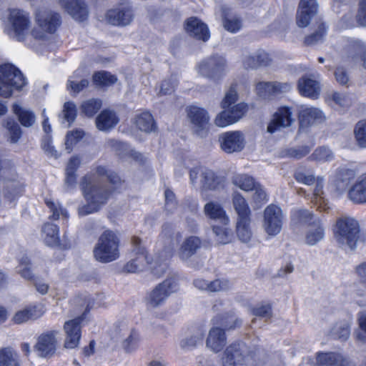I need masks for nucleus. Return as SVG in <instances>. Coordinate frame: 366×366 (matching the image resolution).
I'll return each instance as SVG.
<instances>
[{
  "label": "nucleus",
  "instance_id": "f257e3e1",
  "mask_svg": "<svg viewBox=\"0 0 366 366\" xmlns=\"http://www.w3.org/2000/svg\"><path fill=\"white\" fill-rule=\"evenodd\" d=\"M35 21L36 26L31 31L32 37L40 44L49 46L54 33L61 24L60 15L56 12L41 9L36 12Z\"/></svg>",
  "mask_w": 366,
  "mask_h": 366
},
{
  "label": "nucleus",
  "instance_id": "f03ea898",
  "mask_svg": "<svg viewBox=\"0 0 366 366\" xmlns=\"http://www.w3.org/2000/svg\"><path fill=\"white\" fill-rule=\"evenodd\" d=\"M359 234V223L355 218L342 216L337 219L334 227V238L342 249L354 250L357 247Z\"/></svg>",
  "mask_w": 366,
  "mask_h": 366
},
{
  "label": "nucleus",
  "instance_id": "7ed1b4c3",
  "mask_svg": "<svg viewBox=\"0 0 366 366\" xmlns=\"http://www.w3.org/2000/svg\"><path fill=\"white\" fill-rule=\"evenodd\" d=\"M119 246L117 235L111 230H106L100 235L94 247V258L102 263L114 261L119 257Z\"/></svg>",
  "mask_w": 366,
  "mask_h": 366
},
{
  "label": "nucleus",
  "instance_id": "20e7f679",
  "mask_svg": "<svg viewBox=\"0 0 366 366\" xmlns=\"http://www.w3.org/2000/svg\"><path fill=\"white\" fill-rule=\"evenodd\" d=\"M26 84L18 68L11 64L0 65V97L9 98L14 90L21 89Z\"/></svg>",
  "mask_w": 366,
  "mask_h": 366
},
{
  "label": "nucleus",
  "instance_id": "39448f33",
  "mask_svg": "<svg viewBox=\"0 0 366 366\" xmlns=\"http://www.w3.org/2000/svg\"><path fill=\"white\" fill-rule=\"evenodd\" d=\"M31 25L29 14L20 9H11L6 28L7 34L19 41H24Z\"/></svg>",
  "mask_w": 366,
  "mask_h": 366
},
{
  "label": "nucleus",
  "instance_id": "423d86ee",
  "mask_svg": "<svg viewBox=\"0 0 366 366\" xmlns=\"http://www.w3.org/2000/svg\"><path fill=\"white\" fill-rule=\"evenodd\" d=\"M80 185L86 201L94 204L99 209L107 202L111 194L108 189L99 185L95 174L85 175Z\"/></svg>",
  "mask_w": 366,
  "mask_h": 366
},
{
  "label": "nucleus",
  "instance_id": "0eeeda50",
  "mask_svg": "<svg viewBox=\"0 0 366 366\" xmlns=\"http://www.w3.org/2000/svg\"><path fill=\"white\" fill-rule=\"evenodd\" d=\"M178 280L170 277L159 283L147 295V305L150 308H157L163 305L167 298L179 290Z\"/></svg>",
  "mask_w": 366,
  "mask_h": 366
},
{
  "label": "nucleus",
  "instance_id": "6e6552de",
  "mask_svg": "<svg viewBox=\"0 0 366 366\" xmlns=\"http://www.w3.org/2000/svg\"><path fill=\"white\" fill-rule=\"evenodd\" d=\"M133 257L123 267V271L127 273L140 272L145 269L149 264L150 259L144 247L141 246V239L138 237L132 238Z\"/></svg>",
  "mask_w": 366,
  "mask_h": 366
},
{
  "label": "nucleus",
  "instance_id": "1a4fd4ad",
  "mask_svg": "<svg viewBox=\"0 0 366 366\" xmlns=\"http://www.w3.org/2000/svg\"><path fill=\"white\" fill-rule=\"evenodd\" d=\"M283 212L282 209L275 204L268 205L263 212L262 227L269 236L278 234L283 225Z\"/></svg>",
  "mask_w": 366,
  "mask_h": 366
},
{
  "label": "nucleus",
  "instance_id": "9d476101",
  "mask_svg": "<svg viewBox=\"0 0 366 366\" xmlns=\"http://www.w3.org/2000/svg\"><path fill=\"white\" fill-rule=\"evenodd\" d=\"M227 69V62L223 56L214 55L203 60L198 66V73L205 77L219 79Z\"/></svg>",
  "mask_w": 366,
  "mask_h": 366
},
{
  "label": "nucleus",
  "instance_id": "9b49d317",
  "mask_svg": "<svg viewBox=\"0 0 366 366\" xmlns=\"http://www.w3.org/2000/svg\"><path fill=\"white\" fill-rule=\"evenodd\" d=\"M187 112L193 131L202 137L206 136L210 124L208 112L204 109L194 105L189 107Z\"/></svg>",
  "mask_w": 366,
  "mask_h": 366
},
{
  "label": "nucleus",
  "instance_id": "f8f14e48",
  "mask_svg": "<svg viewBox=\"0 0 366 366\" xmlns=\"http://www.w3.org/2000/svg\"><path fill=\"white\" fill-rule=\"evenodd\" d=\"M221 149L227 154L241 152L245 146V137L239 131L224 132L219 137Z\"/></svg>",
  "mask_w": 366,
  "mask_h": 366
},
{
  "label": "nucleus",
  "instance_id": "ddd939ff",
  "mask_svg": "<svg viewBox=\"0 0 366 366\" xmlns=\"http://www.w3.org/2000/svg\"><path fill=\"white\" fill-rule=\"evenodd\" d=\"M56 3L75 21L82 22L89 17V9L84 0H56Z\"/></svg>",
  "mask_w": 366,
  "mask_h": 366
},
{
  "label": "nucleus",
  "instance_id": "4468645a",
  "mask_svg": "<svg viewBox=\"0 0 366 366\" xmlns=\"http://www.w3.org/2000/svg\"><path fill=\"white\" fill-rule=\"evenodd\" d=\"M134 17L132 7L129 5H119L107 11L105 20L114 26L129 25Z\"/></svg>",
  "mask_w": 366,
  "mask_h": 366
},
{
  "label": "nucleus",
  "instance_id": "2eb2a0df",
  "mask_svg": "<svg viewBox=\"0 0 366 366\" xmlns=\"http://www.w3.org/2000/svg\"><path fill=\"white\" fill-rule=\"evenodd\" d=\"M245 347L241 343H232L227 346L222 357L223 366H244Z\"/></svg>",
  "mask_w": 366,
  "mask_h": 366
},
{
  "label": "nucleus",
  "instance_id": "dca6fc26",
  "mask_svg": "<svg viewBox=\"0 0 366 366\" xmlns=\"http://www.w3.org/2000/svg\"><path fill=\"white\" fill-rule=\"evenodd\" d=\"M45 313V308L41 304H34L17 310L11 317V322L14 325H21L30 320H36Z\"/></svg>",
  "mask_w": 366,
  "mask_h": 366
},
{
  "label": "nucleus",
  "instance_id": "f3484780",
  "mask_svg": "<svg viewBox=\"0 0 366 366\" xmlns=\"http://www.w3.org/2000/svg\"><path fill=\"white\" fill-rule=\"evenodd\" d=\"M293 122L292 109L288 107H280L273 114L268 124L267 131L273 134L282 128L290 127Z\"/></svg>",
  "mask_w": 366,
  "mask_h": 366
},
{
  "label": "nucleus",
  "instance_id": "a211bd4d",
  "mask_svg": "<svg viewBox=\"0 0 366 366\" xmlns=\"http://www.w3.org/2000/svg\"><path fill=\"white\" fill-rule=\"evenodd\" d=\"M318 4L316 0H300L296 14V23L299 27H307L311 19L317 14Z\"/></svg>",
  "mask_w": 366,
  "mask_h": 366
},
{
  "label": "nucleus",
  "instance_id": "6ab92c4d",
  "mask_svg": "<svg viewBox=\"0 0 366 366\" xmlns=\"http://www.w3.org/2000/svg\"><path fill=\"white\" fill-rule=\"evenodd\" d=\"M82 317L66 321L64 325L66 335L64 347L68 349L76 347L81 338V322Z\"/></svg>",
  "mask_w": 366,
  "mask_h": 366
},
{
  "label": "nucleus",
  "instance_id": "aec40b11",
  "mask_svg": "<svg viewBox=\"0 0 366 366\" xmlns=\"http://www.w3.org/2000/svg\"><path fill=\"white\" fill-rule=\"evenodd\" d=\"M297 89L302 96L312 99H317L321 92L320 83L314 75L302 76L298 80Z\"/></svg>",
  "mask_w": 366,
  "mask_h": 366
},
{
  "label": "nucleus",
  "instance_id": "412c9836",
  "mask_svg": "<svg viewBox=\"0 0 366 366\" xmlns=\"http://www.w3.org/2000/svg\"><path fill=\"white\" fill-rule=\"evenodd\" d=\"M57 331H48L38 337L35 349L39 356L46 357L54 353L57 344Z\"/></svg>",
  "mask_w": 366,
  "mask_h": 366
},
{
  "label": "nucleus",
  "instance_id": "4be33fe9",
  "mask_svg": "<svg viewBox=\"0 0 366 366\" xmlns=\"http://www.w3.org/2000/svg\"><path fill=\"white\" fill-rule=\"evenodd\" d=\"M299 119L301 127H307L323 122L325 117L319 108L302 106L299 112Z\"/></svg>",
  "mask_w": 366,
  "mask_h": 366
},
{
  "label": "nucleus",
  "instance_id": "5701e85b",
  "mask_svg": "<svg viewBox=\"0 0 366 366\" xmlns=\"http://www.w3.org/2000/svg\"><path fill=\"white\" fill-rule=\"evenodd\" d=\"M292 89V85L287 82H259L256 85L257 94L264 99L281 93L287 92Z\"/></svg>",
  "mask_w": 366,
  "mask_h": 366
},
{
  "label": "nucleus",
  "instance_id": "b1692460",
  "mask_svg": "<svg viewBox=\"0 0 366 366\" xmlns=\"http://www.w3.org/2000/svg\"><path fill=\"white\" fill-rule=\"evenodd\" d=\"M226 344L227 336L224 330L219 326L212 327L208 332L206 347L214 353H218L223 350Z\"/></svg>",
  "mask_w": 366,
  "mask_h": 366
},
{
  "label": "nucleus",
  "instance_id": "393cba45",
  "mask_svg": "<svg viewBox=\"0 0 366 366\" xmlns=\"http://www.w3.org/2000/svg\"><path fill=\"white\" fill-rule=\"evenodd\" d=\"M170 248L163 249L155 254L154 259L150 260L152 274L157 277L164 274L169 269L168 262L172 257Z\"/></svg>",
  "mask_w": 366,
  "mask_h": 366
},
{
  "label": "nucleus",
  "instance_id": "a878e982",
  "mask_svg": "<svg viewBox=\"0 0 366 366\" xmlns=\"http://www.w3.org/2000/svg\"><path fill=\"white\" fill-rule=\"evenodd\" d=\"M194 285L199 290L209 292H224L232 288V283L226 279H216L212 281L197 279L194 281Z\"/></svg>",
  "mask_w": 366,
  "mask_h": 366
},
{
  "label": "nucleus",
  "instance_id": "bb28decb",
  "mask_svg": "<svg viewBox=\"0 0 366 366\" xmlns=\"http://www.w3.org/2000/svg\"><path fill=\"white\" fill-rule=\"evenodd\" d=\"M185 29L190 36L203 41H207L210 36L207 26L196 17L187 21Z\"/></svg>",
  "mask_w": 366,
  "mask_h": 366
},
{
  "label": "nucleus",
  "instance_id": "cd10ccee",
  "mask_svg": "<svg viewBox=\"0 0 366 366\" xmlns=\"http://www.w3.org/2000/svg\"><path fill=\"white\" fill-rule=\"evenodd\" d=\"M204 213L207 217L219 221L222 224L228 226L230 222L229 216L223 207L217 202H209L204 207Z\"/></svg>",
  "mask_w": 366,
  "mask_h": 366
},
{
  "label": "nucleus",
  "instance_id": "c85d7f7f",
  "mask_svg": "<svg viewBox=\"0 0 366 366\" xmlns=\"http://www.w3.org/2000/svg\"><path fill=\"white\" fill-rule=\"evenodd\" d=\"M271 62V59L267 53L259 50L254 53H247L243 56V64L246 68L257 69L261 66H267Z\"/></svg>",
  "mask_w": 366,
  "mask_h": 366
},
{
  "label": "nucleus",
  "instance_id": "c756f323",
  "mask_svg": "<svg viewBox=\"0 0 366 366\" xmlns=\"http://www.w3.org/2000/svg\"><path fill=\"white\" fill-rule=\"evenodd\" d=\"M348 198L354 203H366V174L357 178L348 192Z\"/></svg>",
  "mask_w": 366,
  "mask_h": 366
},
{
  "label": "nucleus",
  "instance_id": "7c9ffc66",
  "mask_svg": "<svg viewBox=\"0 0 366 366\" xmlns=\"http://www.w3.org/2000/svg\"><path fill=\"white\" fill-rule=\"evenodd\" d=\"M355 172L347 168H340L334 177V184L337 190L342 193L349 186L350 182L355 177Z\"/></svg>",
  "mask_w": 366,
  "mask_h": 366
},
{
  "label": "nucleus",
  "instance_id": "2f4dec72",
  "mask_svg": "<svg viewBox=\"0 0 366 366\" xmlns=\"http://www.w3.org/2000/svg\"><path fill=\"white\" fill-rule=\"evenodd\" d=\"M252 218L237 219L235 232L238 239L242 243H249L253 235L251 227Z\"/></svg>",
  "mask_w": 366,
  "mask_h": 366
},
{
  "label": "nucleus",
  "instance_id": "473e14b6",
  "mask_svg": "<svg viewBox=\"0 0 366 366\" xmlns=\"http://www.w3.org/2000/svg\"><path fill=\"white\" fill-rule=\"evenodd\" d=\"M202 241L196 236H191L187 238L182 244L179 256L183 260H187L192 255L196 254L197 250L201 247Z\"/></svg>",
  "mask_w": 366,
  "mask_h": 366
},
{
  "label": "nucleus",
  "instance_id": "72a5a7b5",
  "mask_svg": "<svg viewBox=\"0 0 366 366\" xmlns=\"http://www.w3.org/2000/svg\"><path fill=\"white\" fill-rule=\"evenodd\" d=\"M317 363L320 366H347V362L339 353L318 352L316 355Z\"/></svg>",
  "mask_w": 366,
  "mask_h": 366
},
{
  "label": "nucleus",
  "instance_id": "f704fd0d",
  "mask_svg": "<svg viewBox=\"0 0 366 366\" xmlns=\"http://www.w3.org/2000/svg\"><path fill=\"white\" fill-rule=\"evenodd\" d=\"M232 206L237 214V219L252 217V211L245 198L239 192H234L232 198Z\"/></svg>",
  "mask_w": 366,
  "mask_h": 366
},
{
  "label": "nucleus",
  "instance_id": "c9c22d12",
  "mask_svg": "<svg viewBox=\"0 0 366 366\" xmlns=\"http://www.w3.org/2000/svg\"><path fill=\"white\" fill-rule=\"evenodd\" d=\"M220 11L224 29L232 33L239 31L242 26L240 19L233 15L230 8L227 6H222Z\"/></svg>",
  "mask_w": 366,
  "mask_h": 366
},
{
  "label": "nucleus",
  "instance_id": "e433bc0d",
  "mask_svg": "<svg viewBox=\"0 0 366 366\" xmlns=\"http://www.w3.org/2000/svg\"><path fill=\"white\" fill-rule=\"evenodd\" d=\"M205 328L204 326H198L194 328L192 334L183 338L180 342V347L184 350H192L202 342L204 337Z\"/></svg>",
  "mask_w": 366,
  "mask_h": 366
},
{
  "label": "nucleus",
  "instance_id": "4c0bfd02",
  "mask_svg": "<svg viewBox=\"0 0 366 366\" xmlns=\"http://www.w3.org/2000/svg\"><path fill=\"white\" fill-rule=\"evenodd\" d=\"M41 238L48 246H58L60 242L58 226L49 222L45 223L41 229Z\"/></svg>",
  "mask_w": 366,
  "mask_h": 366
},
{
  "label": "nucleus",
  "instance_id": "58836bf2",
  "mask_svg": "<svg viewBox=\"0 0 366 366\" xmlns=\"http://www.w3.org/2000/svg\"><path fill=\"white\" fill-rule=\"evenodd\" d=\"M325 236V230L319 219H315L305 235L306 243L315 245L321 241Z\"/></svg>",
  "mask_w": 366,
  "mask_h": 366
},
{
  "label": "nucleus",
  "instance_id": "ea45409f",
  "mask_svg": "<svg viewBox=\"0 0 366 366\" xmlns=\"http://www.w3.org/2000/svg\"><path fill=\"white\" fill-rule=\"evenodd\" d=\"M119 122L113 111L103 110L96 119L97 127L101 131H107L113 128Z\"/></svg>",
  "mask_w": 366,
  "mask_h": 366
},
{
  "label": "nucleus",
  "instance_id": "a19ab883",
  "mask_svg": "<svg viewBox=\"0 0 366 366\" xmlns=\"http://www.w3.org/2000/svg\"><path fill=\"white\" fill-rule=\"evenodd\" d=\"M134 124L140 131L146 133H150L156 129L153 117L147 112L137 114L134 119Z\"/></svg>",
  "mask_w": 366,
  "mask_h": 366
},
{
  "label": "nucleus",
  "instance_id": "79ce46f5",
  "mask_svg": "<svg viewBox=\"0 0 366 366\" xmlns=\"http://www.w3.org/2000/svg\"><path fill=\"white\" fill-rule=\"evenodd\" d=\"M12 109L22 126L30 127L35 123L36 116L32 111L22 107L16 103L14 104Z\"/></svg>",
  "mask_w": 366,
  "mask_h": 366
},
{
  "label": "nucleus",
  "instance_id": "37998d69",
  "mask_svg": "<svg viewBox=\"0 0 366 366\" xmlns=\"http://www.w3.org/2000/svg\"><path fill=\"white\" fill-rule=\"evenodd\" d=\"M0 366H21L19 355L11 347L1 348Z\"/></svg>",
  "mask_w": 366,
  "mask_h": 366
},
{
  "label": "nucleus",
  "instance_id": "c03bdc74",
  "mask_svg": "<svg viewBox=\"0 0 366 366\" xmlns=\"http://www.w3.org/2000/svg\"><path fill=\"white\" fill-rule=\"evenodd\" d=\"M212 232L214 235V240L217 244H227L230 243L233 239V233L228 226L214 225Z\"/></svg>",
  "mask_w": 366,
  "mask_h": 366
},
{
  "label": "nucleus",
  "instance_id": "a18cd8bd",
  "mask_svg": "<svg viewBox=\"0 0 366 366\" xmlns=\"http://www.w3.org/2000/svg\"><path fill=\"white\" fill-rule=\"evenodd\" d=\"M315 183H316V185L314 189L312 202L317 207L318 209L326 210L328 207L324 197L323 178L317 177Z\"/></svg>",
  "mask_w": 366,
  "mask_h": 366
},
{
  "label": "nucleus",
  "instance_id": "49530a36",
  "mask_svg": "<svg viewBox=\"0 0 366 366\" xmlns=\"http://www.w3.org/2000/svg\"><path fill=\"white\" fill-rule=\"evenodd\" d=\"M24 192V183L18 179H6L5 182V197L10 201L19 197Z\"/></svg>",
  "mask_w": 366,
  "mask_h": 366
},
{
  "label": "nucleus",
  "instance_id": "de8ad7c7",
  "mask_svg": "<svg viewBox=\"0 0 366 366\" xmlns=\"http://www.w3.org/2000/svg\"><path fill=\"white\" fill-rule=\"evenodd\" d=\"M348 54L352 59L355 60L357 56L362 61V66L366 69V44L360 41L354 40L348 47Z\"/></svg>",
  "mask_w": 366,
  "mask_h": 366
},
{
  "label": "nucleus",
  "instance_id": "09e8293b",
  "mask_svg": "<svg viewBox=\"0 0 366 366\" xmlns=\"http://www.w3.org/2000/svg\"><path fill=\"white\" fill-rule=\"evenodd\" d=\"M232 182L234 185L245 192L253 190L257 183L252 177L246 174H237L234 175Z\"/></svg>",
  "mask_w": 366,
  "mask_h": 366
},
{
  "label": "nucleus",
  "instance_id": "8fccbe9b",
  "mask_svg": "<svg viewBox=\"0 0 366 366\" xmlns=\"http://www.w3.org/2000/svg\"><path fill=\"white\" fill-rule=\"evenodd\" d=\"M200 182L204 189H214L219 184L220 180L213 171L205 169L201 170Z\"/></svg>",
  "mask_w": 366,
  "mask_h": 366
},
{
  "label": "nucleus",
  "instance_id": "3c124183",
  "mask_svg": "<svg viewBox=\"0 0 366 366\" xmlns=\"http://www.w3.org/2000/svg\"><path fill=\"white\" fill-rule=\"evenodd\" d=\"M160 238L168 242L169 247L173 246L181 238L179 232H176L172 224L166 222L162 227Z\"/></svg>",
  "mask_w": 366,
  "mask_h": 366
},
{
  "label": "nucleus",
  "instance_id": "603ef678",
  "mask_svg": "<svg viewBox=\"0 0 366 366\" xmlns=\"http://www.w3.org/2000/svg\"><path fill=\"white\" fill-rule=\"evenodd\" d=\"M45 203L51 213L50 219L54 220L59 219L61 217L68 219L69 215L66 210L58 202H54L51 199H46Z\"/></svg>",
  "mask_w": 366,
  "mask_h": 366
},
{
  "label": "nucleus",
  "instance_id": "864d4df0",
  "mask_svg": "<svg viewBox=\"0 0 366 366\" xmlns=\"http://www.w3.org/2000/svg\"><path fill=\"white\" fill-rule=\"evenodd\" d=\"M311 160L325 163L330 162L334 159L332 151L327 147H317L310 157Z\"/></svg>",
  "mask_w": 366,
  "mask_h": 366
},
{
  "label": "nucleus",
  "instance_id": "5fc2aeb1",
  "mask_svg": "<svg viewBox=\"0 0 366 366\" xmlns=\"http://www.w3.org/2000/svg\"><path fill=\"white\" fill-rule=\"evenodd\" d=\"M140 340L139 332L132 328L128 337L122 342V347L127 352H133L137 348Z\"/></svg>",
  "mask_w": 366,
  "mask_h": 366
},
{
  "label": "nucleus",
  "instance_id": "6e6d98bb",
  "mask_svg": "<svg viewBox=\"0 0 366 366\" xmlns=\"http://www.w3.org/2000/svg\"><path fill=\"white\" fill-rule=\"evenodd\" d=\"M117 78L108 71H101L93 75L94 83L99 86H108L114 84Z\"/></svg>",
  "mask_w": 366,
  "mask_h": 366
},
{
  "label": "nucleus",
  "instance_id": "4d7b16f0",
  "mask_svg": "<svg viewBox=\"0 0 366 366\" xmlns=\"http://www.w3.org/2000/svg\"><path fill=\"white\" fill-rule=\"evenodd\" d=\"M89 83V80L86 79L78 80V74L75 72L69 78L66 87L70 92L78 94L84 89L86 88Z\"/></svg>",
  "mask_w": 366,
  "mask_h": 366
},
{
  "label": "nucleus",
  "instance_id": "13d9d810",
  "mask_svg": "<svg viewBox=\"0 0 366 366\" xmlns=\"http://www.w3.org/2000/svg\"><path fill=\"white\" fill-rule=\"evenodd\" d=\"M241 322H242L235 315L231 312L221 316L217 323L219 324L225 332V330L234 329L236 327L240 325Z\"/></svg>",
  "mask_w": 366,
  "mask_h": 366
},
{
  "label": "nucleus",
  "instance_id": "bf43d9fd",
  "mask_svg": "<svg viewBox=\"0 0 366 366\" xmlns=\"http://www.w3.org/2000/svg\"><path fill=\"white\" fill-rule=\"evenodd\" d=\"M354 135L357 145L366 148V119L360 120L356 124Z\"/></svg>",
  "mask_w": 366,
  "mask_h": 366
},
{
  "label": "nucleus",
  "instance_id": "052dcab7",
  "mask_svg": "<svg viewBox=\"0 0 366 366\" xmlns=\"http://www.w3.org/2000/svg\"><path fill=\"white\" fill-rule=\"evenodd\" d=\"M350 334V323L347 321L338 322L332 330V335L341 340H346Z\"/></svg>",
  "mask_w": 366,
  "mask_h": 366
},
{
  "label": "nucleus",
  "instance_id": "680f3d73",
  "mask_svg": "<svg viewBox=\"0 0 366 366\" xmlns=\"http://www.w3.org/2000/svg\"><path fill=\"white\" fill-rule=\"evenodd\" d=\"M101 107L102 102L100 100L91 99L82 102L81 110L86 116L91 117L100 109Z\"/></svg>",
  "mask_w": 366,
  "mask_h": 366
},
{
  "label": "nucleus",
  "instance_id": "e2e57ef3",
  "mask_svg": "<svg viewBox=\"0 0 366 366\" xmlns=\"http://www.w3.org/2000/svg\"><path fill=\"white\" fill-rule=\"evenodd\" d=\"M313 215L308 210L301 209L295 211L292 214V221L293 224L297 225L312 224Z\"/></svg>",
  "mask_w": 366,
  "mask_h": 366
},
{
  "label": "nucleus",
  "instance_id": "0e129e2a",
  "mask_svg": "<svg viewBox=\"0 0 366 366\" xmlns=\"http://www.w3.org/2000/svg\"><path fill=\"white\" fill-rule=\"evenodd\" d=\"M107 146L119 156L124 157L131 152L129 147L124 142L109 139L107 141Z\"/></svg>",
  "mask_w": 366,
  "mask_h": 366
},
{
  "label": "nucleus",
  "instance_id": "69168bd1",
  "mask_svg": "<svg viewBox=\"0 0 366 366\" xmlns=\"http://www.w3.org/2000/svg\"><path fill=\"white\" fill-rule=\"evenodd\" d=\"M325 99L328 102H333L340 107H347L350 104V99L345 94L335 91L328 92Z\"/></svg>",
  "mask_w": 366,
  "mask_h": 366
},
{
  "label": "nucleus",
  "instance_id": "338daca9",
  "mask_svg": "<svg viewBox=\"0 0 366 366\" xmlns=\"http://www.w3.org/2000/svg\"><path fill=\"white\" fill-rule=\"evenodd\" d=\"M84 134L85 133L82 129H75L67 133L65 145L68 152H71L73 146L80 141L84 137Z\"/></svg>",
  "mask_w": 366,
  "mask_h": 366
},
{
  "label": "nucleus",
  "instance_id": "774afa93",
  "mask_svg": "<svg viewBox=\"0 0 366 366\" xmlns=\"http://www.w3.org/2000/svg\"><path fill=\"white\" fill-rule=\"evenodd\" d=\"M6 128L9 131V142L16 143L21 137V130L19 125L14 120L8 119L6 122Z\"/></svg>",
  "mask_w": 366,
  "mask_h": 366
}]
</instances>
